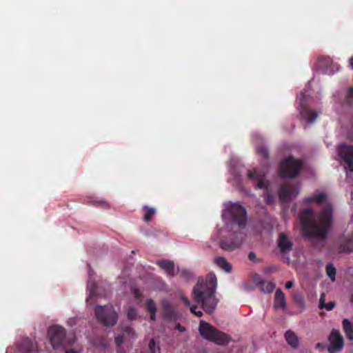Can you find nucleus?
Instances as JSON below:
<instances>
[{
    "mask_svg": "<svg viewBox=\"0 0 353 353\" xmlns=\"http://www.w3.org/2000/svg\"><path fill=\"white\" fill-rule=\"evenodd\" d=\"M299 219L304 236L324 240L332 225V208L327 205L316 216L312 209L305 208L300 212Z\"/></svg>",
    "mask_w": 353,
    "mask_h": 353,
    "instance_id": "1",
    "label": "nucleus"
},
{
    "mask_svg": "<svg viewBox=\"0 0 353 353\" xmlns=\"http://www.w3.org/2000/svg\"><path fill=\"white\" fill-rule=\"evenodd\" d=\"M216 287V275L210 273L206 281H198L192 290L194 301L201 303L203 310L208 314L214 312L219 303V299L215 297Z\"/></svg>",
    "mask_w": 353,
    "mask_h": 353,
    "instance_id": "2",
    "label": "nucleus"
},
{
    "mask_svg": "<svg viewBox=\"0 0 353 353\" xmlns=\"http://www.w3.org/2000/svg\"><path fill=\"white\" fill-rule=\"evenodd\" d=\"M199 331L203 339L219 345H228L231 341V337L228 334L203 321H200Z\"/></svg>",
    "mask_w": 353,
    "mask_h": 353,
    "instance_id": "3",
    "label": "nucleus"
},
{
    "mask_svg": "<svg viewBox=\"0 0 353 353\" xmlns=\"http://www.w3.org/2000/svg\"><path fill=\"white\" fill-rule=\"evenodd\" d=\"M303 162L290 156L281 161L279 165V176L283 179L296 177L302 168Z\"/></svg>",
    "mask_w": 353,
    "mask_h": 353,
    "instance_id": "4",
    "label": "nucleus"
},
{
    "mask_svg": "<svg viewBox=\"0 0 353 353\" xmlns=\"http://www.w3.org/2000/svg\"><path fill=\"white\" fill-rule=\"evenodd\" d=\"M97 320L106 327L114 326L118 320V314L111 305H97L94 310Z\"/></svg>",
    "mask_w": 353,
    "mask_h": 353,
    "instance_id": "5",
    "label": "nucleus"
},
{
    "mask_svg": "<svg viewBox=\"0 0 353 353\" xmlns=\"http://www.w3.org/2000/svg\"><path fill=\"white\" fill-rule=\"evenodd\" d=\"M243 238L241 232H230L228 236L220 240L219 246L225 251H233L241 246Z\"/></svg>",
    "mask_w": 353,
    "mask_h": 353,
    "instance_id": "6",
    "label": "nucleus"
},
{
    "mask_svg": "<svg viewBox=\"0 0 353 353\" xmlns=\"http://www.w3.org/2000/svg\"><path fill=\"white\" fill-rule=\"evenodd\" d=\"M248 177L250 179L257 180L255 188L265 190V202L268 204H273L274 202V197L268 192L269 183L264 180L260 175H259L256 171L249 170L248 173Z\"/></svg>",
    "mask_w": 353,
    "mask_h": 353,
    "instance_id": "7",
    "label": "nucleus"
},
{
    "mask_svg": "<svg viewBox=\"0 0 353 353\" xmlns=\"http://www.w3.org/2000/svg\"><path fill=\"white\" fill-rule=\"evenodd\" d=\"M48 336L54 349L60 347L65 338V329L59 325H52L48 330Z\"/></svg>",
    "mask_w": 353,
    "mask_h": 353,
    "instance_id": "8",
    "label": "nucleus"
},
{
    "mask_svg": "<svg viewBox=\"0 0 353 353\" xmlns=\"http://www.w3.org/2000/svg\"><path fill=\"white\" fill-rule=\"evenodd\" d=\"M305 93L301 92L299 97V110L301 119L306 121L309 124L312 123L316 119L318 114L316 111L310 109L305 103Z\"/></svg>",
    "mask_w": 353,
    "mask_h": 353,
    "instance_id": "9",
    "label": "nucleus"
},
{
    "mask_svg": "<svg viewBox=\"0 0 353 353\" xmlns=\"http://www.w3.org/2000/svg\"><path fill=\"white\" fill-rule=\"evenodd\" d=\"M231 217V220L237 223L239 227L243 228L245 225L247 216L245 209L241 205L234 204L228 212Z\"/></svg>",
    "mask_w": 353,
    "mask_h": 353,
    "instance_id": "10",
    "label": "nucleus"
},
{
    "mask_svg": "<svg viewBox=\"0 0 353 353\" xmlns=\"http://www.w3.org/2000/svg\"><path fill=\"white\" fill-rule=\"evenodd\" d=\"M338 154L345 167L353 172V146L342 144L338 148Z\"/></svg>",
    "mask_w": 353,
    "mask_h": 353,
    "instance_id": "11",
    "label": "nucleus"
},
{
    "mask_svg": "<svg viewBox=\"0 0 353 353\" xmlns=\"http://www.w3.org/2000/svg\"><path fill=\"white\" fill-rule=\"evenodd\" d=\"M330 345L327 351L334 353L341 351L344 345V340L340 332L337 330H332L329 336Z\"/></svg>",
    "mask_w": 353,
    "mask_h": 353,
    "instance_id": "12",
    "label": "nucleus"
},
{
    "mask_svg": "<svg viewBox=\"0 0 353 353\" xmlns=\"http://www.w3.org/2000/svg\"><path fill=\"white\" fill-rule=\"evenodd\" d=\"M299 194V191L295 187L289 183L283 184L279 191V199L282 202H288L292 197H295Z\"/></svg>",
    "mask_w": 353,
    "mask_h": 353,
    "instance_id": "13",
    "label": "nucleus"
},
{
    "mask_svg": "<svg viewBox=\"0 0 353 353\" xmlns=\"http://www.w3.org/2000/svg\"><path fill=\"white\" fill-rule=\"evenodd\" d=\"M277 247L280 253L285 257L292 250L293 243L291 238L285 233L281 232L277 239Z\"/></svg>",
    "mask_w": 353,
    "mask_h": 353,
    "instance_id": "14",
    "label": "nucleus"
},
{
    "mask_svg": "<svg viewBox=\"0 0 353 353\" xmlns=\"http://www.w3.org/2000/svg\"><path fill=\"white\" fill-rule=\"evenodd\" d=\"M318 68L323 74H332L337 65L334 64L330 57H320L318 60Z\"/></svg>",
    "mask_w": 353,
    "mask_h": 353,
    "instance_id": "15",
    "label": "nucleus"
},
{
    "mask_svg": "<svg viewBox=\"0 0 353 353\" xmlns=\"http://www.w3.org/2000/svg\"><path fill=\"white\" fill-rule=\"evenodd\" d=\"M274 307L276 310L281 308L285 310L286 309L285 296L281 289H277L275 292Z\"/></svg>",
    "mask_w": 353,
    "mask_h": 353,
    "instance_id": "16",
    "label": "nucleus"
},
{
    "mask_svg": "<svg viewBox=\"0 0 353 353\" xmlns=\"http://www.w3.org/2000/svg\"><path fill=\"white\" fill-rule=\"evenodd\" d=\"M163 317L166 320L172 321L176 317V312L172 305L168 301L162 302Z\"/></svg>",
    "mask_w": 353,
    "mask_h": 353,
    "instance_id": "17",
    "label": "nucleus"
},
{
    "mask_svg": "<svg viewBox=\"0 0 353 353\" xmlns=\"http://www.w3.org/2000/svg\"><path fill=\"white\" fill-rule=\"evenodd\" d=\"M87 289L89 292V295L86 299V301L88 304H93V299L99 296V294L97 292L96 282L90 279L87 285Z\"/></svg>",
    "mask_w": 353,
    "mask_h": 353,
    "instance_id": "18",
    "label": "nucleus"
},
{
    "mask_svg": "<svg viewBox=\"0 0 353 353\" xmlns=\"http://www.w3.org/2000/svg\"><path fill=\"white\" fill-rule=\"evenodd\" d=\"M156 263L161 268L164 270L168 275L173 276L175 274L174 263L173 261L168 260H159Z\"/></svg>",
    "mask_w": 353,
    "mask_h": 353,
    "instance_id": "19",
    "label": "nucleus"
},
{
    "mask_svg": "<svg viewBox=\"0 0 353 353\" xmlns=\"http://www.w3.org/2000/svg\"><path fill=\"white\" fill-rule=\"evenodd\" d=\"M339 249V252H353V233L341 243Z\"/></svg>",
    "mask_w": 353,
    "mask_h": 353,
    "instance_id": "20",
    "label": "nucleus"
},
{
    "mask_svg": "<svg viewBox=\"0 0 353 353\" xmlns=\"http://www.w3.org/2000/svg\"><path fill=\"white\" fill-rule=\"evenodd\" d=\"M285 338L287 343L294 348L299 346V339L297 336L292 330H288L285 333Z\"/></svg>",
    "mask_w": 353,
    "mask_h": 353,
    "instance_id": "21",
    "label": "nucleus"
},
{
    "mask_svg": "<svg viewBox=\"0 0 353 353\" xmlns=\"http://www.w3.org/2000/svg\"><path fill=\"white\" fill-rule=\"evenodd\" d=\"M214 263L225 272L230 273L232 271V265L228 262L225 258L218 256L214 259Z\"/></svg>",
    "mask_w": 353,
    "mask_h": 353,
    "instance_id": "22",
    "label": "nucleus"
},
{
    "mask_svg": "<svg viewBox=\"0 0 353 353\" xmlns=\"http://www.w3.org/2000/svg\"><path fill=\"white\" fill-rule=\"evenodd\" d=\"M261 290L265 293H270L275 288L274 283L268 281L261 280L257 283Z\"/></svg>",
    "mask_w": 353,
    "mask_h": 353,
    "instance_id": "23",
    "label": "nucleus"
},
{
    "mask_svg": "<svg viewBox=\"0 0 353 353\" xmlns=\"http://www.w3.org/2000/svg\"><path fill=\"white\" fill-rule=\"evenodd\" d=\"M326 199V194L325 193H320L319 194L308 196L305 198L304 202L306 203H316L317 204H322Z\"/></svg>",
    "mask_w": 353,
    "mask_h": 353,
    "instance_id": "24",
    "label": "nucleus"
},
{
    "mask_svg": "<svg viewBox=\"0 0 353 353\" xmlns=\"http://www.w3.org/2000/svg\"><path fill=\"white\" fill-rule=\"evenodd\" d=\"M343 325V329L345 332L346 336L348 339L352 340L353 339V326L351 323V322L347 319H343L342 322Z\"/></svg>",
    "mask_w": 353,
    "mask_h": 353,
    "instance_id": "25",
    "label": "nucleus"
},
{
    "mask_svg": "<svg viewBox=\"0 0 353 353\" xmlns=\"http://www.w3.org/2000/svg\"><path fill=\"white\" fill-rule=\"evenodd\" d=\"M143 210L145 211V214L143 215V220L145 222L150 221L152 216L156 213V210L154 208L149 207L148 205H144L143 207Z\"/></svg>",
    "mask_w": 353,
    "mask_h": 353,
    "instance_id": "26",
    "label": "nucleus"
},
{
    "mask_svg": "<svg viewBox=\"0 0 353 353\" xmlns=\"http://www.w3.org/2000/svg\"><path fill=\"white\" fill-rule=\"evenodd\" d=\"M335 306V303L334 301H330L327 303H325V295L323 294H321L320 300H319V307L321 309L325 308L327 310H332Z\"/></svg>",
    "mask_w": 353,
    "mask_h": 353,
    "instance_id": "27",
    "label": "nucleus"
},
{
    "mask_svg": "<svg viewBox=\"0 0 353 353\" xmlns=\"http://www.w3.org/2000/svg\"><path fill=\"white\" fill-rule=\"evenodd\" d=\"M292 299L294 303L300 307L304 308L305 307V299L304 296L299 292L294 293Z\"/></svg>",
    "mask_w": 353,
    "mask_h": 353,
    "instance_id": "28",
    "label": "nucleus"
},
{
    "mask_svg": "<svg viewBox=\"0 0 353 353\" xmlns=\"http://www.w3.org/2000/svg\"><path fill=\"white\" fill-rule=\"evenodd\" d=\"M148 351L149 353H160V346L154 339H151L148 343Z\"/></svg>",
    "mask_w": 353,
    "mask_h": 353,
    "instance_id": "29",
    "label": "nucleus"
},
{
    "mask_svg": "<svg viewBox=\"0 0 353 353\" xmlns=\"http://www.w3.org/2000/svg\"><path fill=\"white\" fill-rule=\"evenodd\" d=\"M325 270H326V274L328 276V277L332 281H334L335 280V276H336V270L335 267L333 265V264L328 263L326 265Z\"/></svg>",
    "mask_w": 353,
    "mask_h": 353,
    "instance_id": "30",
    "label": "nucleus"
},
{
    "mask_svg": "<svg viewBox=\"0 0 353 353\" xmlns=\"http://www.w3.org/2000/svg\"><path fill=\"white\" fill-rule=\"evenodd\" d=\"M256 153L265 159L269 158V152L265 145H261L256 148Z\"/></svg>",
    "mask_w": 353,
    "mask_h": 353,
    "instance_id": "31",
    "label": "nucleus"
},
{
    "mask_svg": "<svg viewBox=\"0 0 353 353\" xmlns=\"http://www.w3.org/2000/svg\"><path fill=\"white\" fill-rule=\"evenodd\" d=\"M177 274L185 280H189L192 277V274L185 269H178Z\"/></svg>",
    "mask_w": 353,
    "mask_h": 353,
    "instance_id": "32",
    "label": "nucleus"
},
{
    "mask_svg": "<svg viewBox=\"0 0 353 353\" xmlns=\"http://www.w3.org/2000/svg\"><path fill=\"white\" fill-rule=\"evenodd\" d=\"M127 316L130 320H135L137 317V312L134 307H130L127 310Z\"/></svg>",
    "mask_w": 353,
    "mask_h": 353,
    "instance_id": "33",
    "label": "nucleus"
},
{
    "mask_svg": "<svg viewBox=\"0 0 353 353\" xmlns=\"http://www.w3.org/2000/svg\"><path fill=\"white\" fill-rule=\"evenodd\" d=\"M147 310L150 313L157 312L156 305L152 299H148L146 302Z\"/></svg>",
    "mask_w": 353,
    "mask_h": 353,
    "instance_id": "34",
    "label": "nucleus"
},
{
    "mask_svg": "<svg viewBox=\"0 0 353 353\" xmlns=\"http://www.w3.org/2000/svg\"><path fill=\"white\" fill-rule=\"evenodd\" d=\"M190 312L198 317H200L203 315V312L201 310H197L196 305H192L190 306Z\"/></svg>",
    "mask_w": 353,
    "mask_h": 353,
    "instance_id": "35",
    "label": "nucleus"
},
{
    "mask_svg": "<svg viewBox=\"0 0 353 353\" xmlns=\"http://www.w3.org/2000/svg\"><path fill=\"white\" fill-rule=\"evenodd\" d=\"M248 259L253 263H258L261 261L260 259H257L256 254L253 252H250L248 254Z\"/></svg>",
    "mask_w": 353,
    "mask_h": 353,
    "instance_id": "36",
    "label": "nucleus"
},
{
    "mask_svg": "<svg viewBox=\"0 0 353 353\" xmlns=\"http://www.w3.org/2000/svg\"><path fill=\"white\" fill-rule=\"evenodd\" d=\"M124 341V337L123 335H118L117 337H115V343L117 346L119 347L123 344Z\"/></svg>",
    "mask_w": 353,
    "mask_h": 353,
    "instance_id": "37",
    "label": "nucleus"
},
{
    "mask_svg": "<svg viewBox=\"0 0 353 353\" xmlns=\"http://www.w3.org/2000/svg\"><path fill=\"white\" fill-rule=\"evenodd\" d=\"M123 332L129 336H132V337L134 336V332L133 329L130 327L128 326V327H124Z\"/></svg>",
    "mask_w": 353,
    "mask_h": 353,
    "instance_id": "38",
    "label": "nucleus"
},
{
    "mask_svg": "<svg viewBox=\"0 0 353 353\" xmlns=\"http://www.w3.org/2000/svg\"><path fill=\"white\" fill-rule=\"evenodd\" d=\"M181 301L184 303V304L186 305V306H188L190 307L191 304H190V301H189V299L185 296H181Z\"/></svg>",
    "mask_w": 353,
    "mask_h": 353,
    "instance_id": "39",
    "label": "nucleus"
},
{
    "mask_svg": "<svg viewBox=\"0 0 353 353\" xmlns=\"http://www.w3.org/2000/svg\"><path fill=\"white\" fill-rule=\"evenodd\" d=\"M24 344L28 345V347L26 350V353H30V352L32 351V347H33L32 343H30V341H26V342H24Z\"/></svg>",
    "mask_w": 353,
    "mask_h": 353,
    "instance_id": "40",
    "label": "nucleus"
},
{
    "mask_svg": "<svg viewBox=\"0 0 353 353\" xmlns=\"http://www.w3.org/2000/svg\"><path fill=\"white\" fill-rule=\"evenodd\" d=\"M176 328L180 332H183L185 331V328L184 327H183L182 325H181V324L179 323H177L176 325Z\"/></svg>",
    "mask_w": 353,
    "mask_h": 353,
    "instance_id": "41",
    "label": "nucleus"
},
{
    "mask_svg": "<svg viewBox=\"0 0 353 353\" xmlns=\"http://www.w3.org/2000/svg\"><path fill=\"white\" fill-rule=\"evenodd\" d=\"M292 285H293L292 281H289L286 282V283H285V288L290 289L292 287Z\"/></svg>",
    "mask_w": 353,
    "mask_h": 353,
    "instance_id": "42",
    "label": "nucleus"
},
{
    "mask_svg": "<svg viewBox=\"0 0 353 353\" xmlns=\"http://www.w3.org/2000/svg\"><path fill=\"white\" fill-rule=\"evenodd\" d=\"M156 313L157 312L150 313V319L152 321H155L156 320Z\"/></svg>",
    "mask_w": 353,
    "mask_h": 353,
    "instance_id": "43",
    "label": "nucleus"
},
{
    "mask_svg": "<svg viewBox=\"0 0 353 353\" xmlns=\"http://www.w3.org/2000/svg\"><path fill=\"white\" fill-rule=\"evenodd\" d=\"M134 293L135 296L137 298L141 296V293L139 290H135Z\"/></svg>",
    "mask_w": 353,
    "mask_h": 353,
    "instance_id": "44",
    "label": "nucleus"
},
{
    "mask_svg": "<svg viewBox=\"0 0 353 353\" xmlns=\"http://www.w3.org/2000/svg\"><path fill=\"white\" fill-rule=\"evenodd\" d=\"M350 67L353 69V57L349 60Z\"/></svg>",
    "mask_w": 353,
    "mask_h": 353,
    "instance_id": "45",
    "label": "nucleus"
},
{
    "mask_svg": "<svg viewBox=\"0 0 353 353\" xmlns=\"http://www.w3.org/2000/svg\"><path fill=\"white\" fill-rule=\"evenodd\" d=\"M65 353H79V352L75 351L73 349H70V350H67Z\"/></svg>",
    "mask_w": 353,
    "mask_h": 353,
    "instance_id": "46",
    "label": "nucleus"
},
{
    "mask_svg": "<svg viewBox=\"0 0 353 353\" xmlns=\"http://www.w3.org/2000/svg\"><path fill=\"white\" fill-rule=\"evenodd\" d=\"M349 95L353 97V87L350 88L349 89Z\"/></svg>",
    "mask_w": 353,
    "mask_h": 353,
    "instance_id": "47",
    "label": "nucleus"
}]
</instances>
